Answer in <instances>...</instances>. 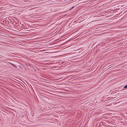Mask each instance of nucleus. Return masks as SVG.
<instances>
[{
  "mask_svg": "<svg viewBox=\"0 0 127 127\" xmlns=\"http://www.w3.org/2000/svg\"><path fill=\"white\" fill-rule=\"evenodd\" d=\"M14 67H16V65L13 64H11Z\"/></svg>",
  "mask_w": 127,
  "mask_h": 127,
  "instance_id": "obj_1",
  "label": "nucleus"
},
{
  "mask_svg": "<svg viewBox=\"0 0 127 127\" xmlns=\"http://www.w3.org/2000/svg\"><path fill=\"white\" fill-rule=\"evenodd\" d=\"M127 88V85H126L125 87H124V88Z\"/></svg>",
  "mask_w": 127,
  "mask_h": 127,
  "instance_id": "obj_2",
  "label": "nucleus"
}]
</instances>
